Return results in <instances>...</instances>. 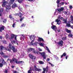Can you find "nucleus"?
I'll return each instance as SVG.
<instances>
[{
	"instance_id": "obj_1",
	"label": "nucleus",
	"mask_w": 73,
	"mask_h": 73,
	"mask_svg": "<svg viewBox=\"0 0 73 73\" xmlns=\"http://www.w3.org/2000/svg\"><path fill=\"white\" fill-rule=\"evenodd\" d=\"M9 47H7L6 48H7V51H9V52H11V49H12L14 47V46H13L12 44L11 43H10L9 44Z\"/></svg>"
},
{
	"instance_id": "obj_2",
	"label": "nucleus",
	"mask_w": 73,
	"mask_h": 73,
	"mask_svg": "<svg viewBox=\"0 0 73 73\" xmlns=\"http://www.w3.org/2000/svg\"><path fill=\"white\" fill-rule=\"evenodd\" d=\"M60 17H61V15H59L58 17V19H56V20L55 21V22H56L57 24H58V25H60V24H61V21L60 20H59L58 19H60Z\"/></svg>"
},
{
	"instance_id": "obj_3",
	"label": "nucleus",
	"mask_w": 73,
	"mask_h": 73,
	"mask_svg": "<svg viewBox=\"0 0 73 73\" xmlns=\"http://www.w3.org/2000/svg\"><path fill=\"white\" fill-rule=\"evenodd\" d=\"M29 57H30V58L32 60H34L36 58V57L35 56H33L31 54H29Z\"/></svg>"
},
{
	"instance_id": "obj_4",
	"label": "nucleus",
	"mask_w": 73,
	"mask_h": 73,
	"mask_svg": "<svg viewBox=\"0 0 73 73\" xmlns=\"http://www.w3.org/2000/svg\"><path fill=\"white\" fill-rule=\"evenodd\" d=\"M40 54L42 57H43L44 59H46V55H45V52H40Z\"/></svg>"
},
{
	"instance_id": "obj_5",
	"label": "nucleus",
	"mask_w": 73,
	"mask_h": 73,
	"mask_svg": "<svg viewBox=\"0 0 73 73\" xmlns=\"http://www.w3.org/2000/svg\"><path fill=\"white\" fill-rule=\"evenodd\" d=\"M20 16H19V18H20V21H23V20L25 18L24 17H22V16H23V14H22L21 13H20Z\"/></svg>"
},
{
	"instance_id": "obj_6",
	"label": "nucleus",
	"mask_w": 73,
	"mask_h": 73,
	"mask_svg": "<svg viewBox=\"0 0 73 73\" xmlns=\"http://www.w3.org/2000/svg\"><path fill=\"white\" fill-rule=\"evenodd\" d=\"M7 50V48L6 47H5L3 46H0V51L1 52L3 51V50Z\"/></svg>"
},
{
	"instance_id": "obj_7",
	"label": "nucleus",
	"mask_w": 73,
	"mask_h": 73,
	"mask_svg": "<svg viewBox=\"0 0 73 73\" xmlns=\"http://www.w3.org/2000/svg\"><path fill=\"white\" fill-rule=\"evenodd\" d=\"M43 71L42 72V73H45V71L47 73V72H48V66H47L46 68H43Z\"/></svg>"
},
{
	"instance_id": "obj_8",
	"label": "nucleus",
	"mask_w": 73,
	"mask_h": 73,
	"mask_svg": "<svg viewBox=\"0 0 73 73\" xmlns=\"http://www.w3.org/2000/svg\"><path fill=\"white\" fill-rule=\"evenodd\" d=\"M34 69L36 71H38V72H40V71H41L42 70L41 69H40V68H37L36 66L34 65Z\"/></svg>"
},
{
	"instance_id": "obj_9",
	"label": "nucleus",
	"mask_w": 73,
	"mask_h": 73,
	"mask_svg": "<svg viewBox=\"0 0 73 73\" xmlns=\"http://www.w3.org/2000/svg\"><path fill=\"white\" fill-rule=\"evenodd\" d=\"M11 6H7L6 7L5 11L7 12H8L9 11V10L11 9Z\"/></svg>"
},
{
	"instance_id": "obj_10",
	"label": "nucleus",
	"mask_w": 73,
	"mask_h": 73,
	"mask_svg": "<svg viewBox=\"0 0 73 73\" xmlns=\"http://www.w3.org/2000/svg\"><path fill=\"white\" fill-rule=\"evenodd\" d=\"M8 4V1H5L3 3V4H2V7H5L6 8V7L8 6V5H7L6 4Z\"/></svg>"
},
{
	"instance_id": "obj_11",
	"label": "nucleus",
	"mask_w": 73,
	"mask_h": 73,
	"mask_svg": "<svg viewBox=\"0 0 73 73\" xmlns=\"http://www.w3.org/2000/svg\"><path fill=\"white\" fill-rule=\"evenodd\" d=\"M33 52V53H34L35 54H38V53H39V52L37 51L36 52V50H35V49L33 48L32 49V51Z\"/></svg>"
},
{
	"instance_id": "obj_12",
	"label": "nucleus",
	"mask_w": 73,
	"mask_h": 73,
	"mask_svg": "<svg viewBox=\"0 0 73 73\" xmlns=\"http://www.w3.org/2000/svg\"><path fill=\"white\" fill-rule=\"evenodd\" d=\"M63 43L64 42L62 40H61L58 43V44L59 45H60V46H63Z\"/></svg>"
},
{
	"instance_id": "obj_13",
	"label": "nucleus",
	"mask_w": 73,
	"mask_h": 73,
	"mask_svg": "<svg viewBox=\"0 0 73 73\" xmlns=\"http://www.w3.org/2000/svg\"><path fill=\"white\" fill-rule=\"evenodd\" d=\"M11 49L12 50L14 53H16V52H17V49H16L15 47H13V48Z\"/></svg>"
},
{
	"instance_id": "obj_14",
	"label": "nucleus",
	"mask_w": 73,
	"mask_h": 73,
	"mask_svg": "<svg viewBox=\"0 0 73 73\" xmlns=\"http://www.w3.org/2000/svg\"><path fill=\"white\" fill-rule=\"evenodd\" d=\"M16 7H17V5L15 3H14V4L12 5V8H16Z\"/></svg>"
},
{
	"instance_id": "obj_15",
	"label": "nucleus",
	"mask_w": 73,
	"mask_h": 73,
	"mask_svg": "<svg viewBox=\"0 0 73 73\" xmlns=\"http://www.w3.org/2000/svg\"><path fill=\"white\" fill-rule=\"evenodd\" d=\"M38 41L40 42H41V41H44V39L42 38L39 37L38 39Z\"/></svg>"
},
{
	"instance_id": "obj_16",
	"label": "nucleus",
	"mask_w": 73,
	"mask_h": 73,
	"mask_svg": "<svg viewBox=\"0 0 73 73\" xmlns=\"http://www.w3.org/2000/svg\"><path fill=\"white\" fill-rule=\"evenodd\" d=\"M4 30V26H2L1 27H0V32H2V31Z\"/></svg>"
},
{
	"instance_id": "obj_17",
	"label": "nucleus",
	"mask_w": 73,
	"mask_h": 73,
	"mask_svg": "<svg viewBox=\"0 0 73 73\" xmlns=\"http://www.w3.org/2000/svg\"><path fill=\"white\" fill-rule=\"evenodd\" d=\"M23 62V61H17V60H15V62L16 63V64H22V62Z\"/></svg>"
},
{
	"instance_id": "obj_18",
	"label": "nucleus",
	"mask_w": 73,
	"mask_h": 73,
	"mask_svg": "<svg viewBox=\"0 0 73 73\" xmlns=\"http://www.w3.org/2000/svg\"><path fill=\"white\" fill-rule=\"evenodd\" d=\"M67 19H64L62 20V23L63 24H66V23H67Z\"/></svg>"
},
{
	"instance_id": "obj_19",
	"label": "nucleus",
	"mask_w": 73,
	"mask_h": 73,
	"mask_svg": "<svg viewBox=\"0 0 73 73\" xmlns=\"http://www.w3.org/2000/svg\"><path fill=\"white\" fill-rule=\"evenodd\" d=\"M16 58H13L12 60L10 59V63H13V61H15V60H16Z\"/></svg>"
},
{
	"instance_id": "obj_20",
	"label": "nucleus",
	"mask_w": 73,
	"mask_h": 73,
	"mask_svg": "<svg viewBox=\"0 0 73 73\" xmlns=\"http://www.w3.org/2000/svg\"><path fill=\"white\" fill-rule=\"evenodd\" d=\"M15 35L14 34H12L11 35V37L10 38V39H13V38H14L15 37Z\"/></svg>"
},
{
	"instance_id": "obj_21",
	"label": "nucleus",
	"mask_w": 73,
	"mask_h": 73,
	"mask_svg": "<svg viewBox=\"0 0 73 73\" xmlns=\"http://www.w3.org/2000/svg\"><path fill=\"white\" fill-rule=\"evenodd\" d=\"M66 56V52H65L64 53H63L62 55L61 56V58H62L64 56L65 57Z\"/></svg>"
},
{
	"instance_id": "obj_22",
	"label": "nucleus",
	"mask_w": 73,
	"mask_h": 73,
	"mask_svg": "<svg viewBox=\"0 0 73 73\" xmlns=\"http://www.w3.org/2000/svg\"><path fill=\"white\" fill-rule=\"evenodd\" d=\"M65 31L68 33H71V31L70 30H68V29H65Z\"/></svg>"
},
{
	"instance_id": "obj_23",
	"label": "nucleus",
	"mask_w": 73,
	"mask_h": 73,
	"mask_svg": "<svg viewBox=\"0 0 73 73\" xmlns=\"http://www.w3.org/2000/svg\"><path fill=\"white\" fill-rule=\"evenodd\" d=\"M21 12H20L19 13H15L14 14L15 16H19V17H20V13Z\"/></svg>"
},
{
	"instance_id": "obj_24",
	"label": "nucleus",
	"mask_w": 73,
	"mask_h": 73,
	"mask_svg": "<svg viewBox=\"0 0 73 73\" xmlns=\"http://www.w3.org/2000/svg\"><path fill=\"white\" fill-rule=\"evenodd\" d=\"M15 0H10L9 2L10 4H12L14 3Z\"/></svg>"
},
{
	"instance_id": "obj_25",
	"label": "nucleus",
	"mask_w": 73,
	"mask_h": 73,
	"mask_svg": "<svg viewBox=\"0 0 73 73\" xmlns=\"http://www.w3.org/2000/svg\"><path fill=\"white\" fill-rule=\"evenodd\" d=\"M9 18L11 20H14V18L12 17V15H10L9 16Z\"/></svg>"
},
{
	"instance_id": "obj_26",
	"label": "nucleus",
	"mask_w": 73,
	"mask_h": 73,
	"mask_svg": "<svg viewBox=\"0 0 73 73\" xmlns=\"http://www.w3.org/2000/svg\"><path fill=\"white\" fill-rule=\"evenodd\" d=\"M25 38V36L23 35H22V36H21L20 37V40H23H23H24V39Z\"/></svg>"
},
{
	"instance_id": "obj_27",
	"label": "nucleus",
	"mask_w": 73,
	"mask_h": 73,
	"mask_svg": "<svg viewBox=\"0 0 73 73\" xmlns=\"http://www.w3.org/2000/svg\"><path fill=\"white\" fill-rule=\"evenodd\" d=\"M33 48H29L27 49V51L28 52H31L32 51Z\"/></svg>"
},
{
	"instance_id": "obj_28",
	"label": "nucleus",
	"mask_w": 73,
	"mask_h": 73,
	"mask_svg": "<svg viewBox=\"0 0 73 73\" xmlns=\"http://www.w3.org/2000/svg\"><path fill=\"white\" fill-rule=\"evenodd\" d=\"M2 64L3 65H6L7 64V63L6 62L4 61V60L3 59V60L2 61Z\"/></svg>"
},
{
	"instance_id": "obj_29",
	"label": "nucleus",
	"mask_w": 73,
	"mask_h": 73,
	"mask_svg": "<svg viewBox=\"0 0 73 73\" xmlns=\"http://www.w3.org/2000/svg\"><path fill=\"white\" fill-rule=\"evenodd\" d=\"M68 36L69 38H72V36H73V35L72 34H69L68 35Z\"/></svg>"
},
{
	"instance_id": "obj_30",
	"label": "nucleus",
	"mask_w": 73,
	"mask_h": 73,
	"mask_svg": "<svg viewBox=\"0 0 73 73\" xmlns=\"http://www.w3.org/2000/svg\"><path fill=\"white\" fill-rule=\"evenodd\" d=\"M38 62L39 64H44V62L41 61H38Z\"/></svg>"
},
{
	"instance_id": "obj_31",
	"label": "nucleus",
	"mask_w": 73,
	"mask_h": 73,
	"mask_svg": "<svg viewBox=\"0 0 73 73\" xmlns=\"http://www.w3.org/2000/svg\"><path fill=\"white\" fill-rule=\"evenodd\" d=\"M7 19H3L2 22H3V23H6V22H7Z\"/></svg>"
},
{
	"instance_id": "obj_32",
	"label": "nucleus",
	"mask_w": 73,
	"mask_h": 73,
	"mask_svg": "<svg viewBox=\"0 0 73 73\" xmlns=\"http://www.w3.org/2000/svg\"><path fill=\"white\" fill-rule=\"evenodd\" d=\"M4 11V9L3 8H1L0 9V12H3V11Z\"/></svg>"
},
{
	"instance_id": "obj_33",
	"label": "nucleus",
	"mask_w": 73,
	"mask_h": 73,
	"mask_svg": "<svg viewBox=\"0 0 73 73\" xmlns=\"http://www.w3.org/2000/svg\"><path fill=\"white\" fill-rule=\"evenodd\" d=\"M46 50H47V51H48V52H50V50H49V48H48V47L46 46Z\"/></svg>"
},
{
	"instance_id": "obj_34",
	"label": "nucleus",
	"mask_w": 73,
	"mask_h": 73,
	"mask_svg": "<svg viewBox=\"0 0 73 73\" xmlns=\"http://www.w3.org/2000/svg\"><path fill=\"white\" fill-rule=\"evenodd\" d=\"M56 27V26L55 25H53V26L51 27V28L52 29H54Z\"/></svg>"
},
{
	"instance_id": "obj_35",
	"label": "nucleus",
	"mask_w": 73,
	"mask_h": 73,
	"mask_svg": "<svg viewBox=\"0 0 73 73\" xmlns=\"http://www.w3.org/2000/svg\"><path fill=\"white\" fill-rule=\"evenodd\" d=\"M60 0H57L56 3L57 4H60Z\"/></svg>"
},
{
	"instance_id": "obj_36",
	"label": "nucleus",
	"mask_w": 73,
	"mask_h": 73,
	"mask_svg": "<svg viewBox=\"0 0 73 73\" xmlns=\"http://www.w3.org/2000/svg\"><path fill=\"white\" fill-rule=\"evenodd\" d=\"M70 18L71 19V21L72 22H73V15H72L70 16Z\"/></svg>"
},
{
	"instance_id": "obj_37",
	"label": "nucleus",
	"mask_w": 73,
	"mask_h": 73,
	"mask_svg": "<svg viewBox=\"0 0 73 73\" xmlns=\"http://www.w3.org/2000/svg\"><path fill=\"white\" fill-rule=\"evenodd\" d=\"M62 40H66V37H63L62 38Z\"/></svg>"
},
{
	"instance_id": "obj_38",
	"label": "nucleus",
	"mask_w": 73,
	"mask_h": 73,
	"mask_svg": "<svg viewBox=\"0 0 73 73\" xmlns=\"http://www.w3.org/2000/svg\"><path fill=\"white\" fill-rule=\"evenodd\" d=\"M34 42V40H33L31 42V44H32V45H34V43H33Z\"/></svg>"
},
{
	"instance_id": "obj_39",
	"label": "nucleus",
	"mask_w": 73,
	"mask_h": 73,
	"mask_svg": "<svg viewBox=\"0 0 73 73\" xmlns=\"http://www.w3.org/2000/svg\"><path fill=\"white\" fill-rule=\"evenodd\" d=\"M17 1L19 3H21L23 2V0H17Z\"/></svg>"
},
{
	"instance_id": "obj_40",
	"label": "nucleus",
	"mask_w": 73,
	"mask_h": 73,
	"mask_svg": "<svg viewBox=\"0 0 73 73\" xmlns=\"http://www.w3.org/2000/svg\"><path fill=\"white\" fill-rule=\"evenodd\" d=\"M39 45L40 46H44V44H43L42 43H40Z\"/></svg>"
},
{
	"instance_id": "obj_41",
	"label": "nucleus",
	"mask_w": 73,
	"mask_h": 73,
	"mask_svg": "<svg viewBox=\"0 0 73 73\" xmlns=\"http://www.w3.org/2000/svg\"><path fill=\"white\" fill-rule=\"evenodd\" d=\"M9 35L8 34H6L5 36V37L6 39L8 38Z\"/></svg>"
},
{
	"instance_id": "obj_42",
	"label": "nucleus",
	"mask_w": 73,
	"mask_h": 73,
	"mask_svg": "<svg viewBox=\"0 0 73 73\" xmlns=\"http://www.w3.org/2000/svg\"><path fill=\"white\" fill-rule=\"evenodd\" d=\"M3 18L2 17L1 18V19H0V21L1 22H3Z\"/></svg>"
},
{
	"instance_id": "obj_43",
	"label": "nucleus",
	"mask_w": 73,
	"mask_h": 73,
	"mask_svg": "<svg viewBox=\"0 0 73 73\" xmlns=\"http://www.w3.org/2000/svg\"><path fill=\"white\" fill-rule=\"evenodd\" d=\"M3 64L2 63H0V67L1 68H2L3 67Z\"/></svg>"
},
{
	"instance_id": "obj_44",
	"label": "nucleus",
	"mask_w": 73,
	"mask_h": 73,
	"mask_svg": "<svg viewBox=\"0 0 73 73\" xmlns=\"http://www.w3.org/2000/svg\"><path fill=\"white\" fill-rule=\"evenodd\" d=\"M13 73H19L18 71H13Z\"/></svg>"
},
{
	"instance_id": "obj_45",
	"label": "nucleus",
	"mask_w": 73,
	"mask_h": 73,
	"mask_svg": "<svg viewBox=\"0 0 73 73\" xmlns=\"http://www.w3.org/2000/svg\"><path fill=\"white\" fill-rule=\"evenodd\" d=\"M67 27H70V26H71V25H70V24H67Z\"/></svg>"
},
{
	"instance_id": "obj_46",
	"label": "nucleus",
	"mask_w": 73,
	"mask_h": 73,
	"mask_svg": "<svg viewBox=\"0 0 73 73\" xmlns=\"http://www.w3.org/2000/svg\"><path fill=\"white\" fill-rule=\"evenodd\" d=\"M29 38L31 40H32L33 39V37L32 35L29 36Z\"/></svg>"
},
{
	"instance_id": "obj_47",
	"label": "nucleus",
	"mask_w": 73,
	"mask_h": 73,
	"mask_svg": "<svg viewBox=\"0 0 73 73\" xmlns=\"http://www.w3.org/2000/svg\"><path fill=\"white\" fill-rule=\"evenodd\" d=\"M25 25L24 24V23H23V24L21 25L22 27H25Z\"/></svg>"
},
{
	"instance_id": "obj_48",
	"label": "nucleus",
	"mask_w": 73,
	"mask_h": 73,
	"mask_svg": "<svg viewBox=\"0 0 73 73\" xmlns=\"http://www.w3.org/2000/svg\"><path fill=\"white\" fill-rule=\"evenodd\" d=\"M3 42L5 44H7V41H6L5 40H3Z\"/></svg>"
},
{
	"instance_id": "obj_49",
	"label": "nucleus",
	"mask_w": 73,
	"mask_h": 73,
	"mask_svg": "<svg viewBox=\"0 0 73 73\" xmlns=\"http://www.w3.org/2000/svg\"><path fill=\"white\" fill-rule=\"evenodd\" d=\"M15 24H16V22L13 23V24L12 25V27H13V28H14L15 27Z\"/></svg>"
},
{
	"instance_id": "obj_50",
	"label": "nucleus",
	"mask_w": 73,
	"mask_h": 73,
	"mask_svg": "<svg viewBox=\"0 0 73 73\" xmlns=\"http://www.w3.org/2000/svg\"><path fill=\"white\" fill-rule=\"evenodd\" d=\"M59 4H61L62 5H64V2H62L60 3Z\"/></svg>"
},
{
	"instance_id": "obj_51",
	"label": "nucleus",
	"mask_w": 73,
	"mask_h": 73,
	"mask_svg": "<svg viewBox=\"0 0 73 73\" xmlns=\"http://www.w3.org/2000/svg\"><path fill=\"white\" fill-rule=\"evenodd\" d=\"M60 9L61 11H64V7H61Z\"/></svg>"
},
{
	"instance_id": "obj_52",
	"label": "nucleus",
	"mask_w": 73,
	"mask_h": 73,
	"mask_svg": "<svg viewBox=\"0 0 73 73\" xmlns=\"http://www.w3.org/2000/svg\"><path fill=\"white\" fill-rule=\"evenodd\" d=\"M11 42L13 43H13H14V44H15V43H16V42L14 40H13Z\"/></svg>"
},
{
	"instance_id": "obj_53",
	"label": "nucleus",
	"mask_w": 73,
	"mask_h": 73,
	"mask_svg": "<svg viewBox=\"0 0 73 73\" xmlns=\"http://www.w3.org/2000/svg\"><path fill=\"white\" fill-rule=\"evenodd\" d=\"M60 19V20H63L64 19V18H63V17H61Z\"/></svg>"
},
{
	"instance_id": "obj_54",
	"label": "nucleus",
	"mask_w": 73,
	"mask_h": 73,
	"mask_svg": "<svg viewBox=\"0 0 73 73\" xmlns=\"http://www.w3.org/2000/svg\"><path fill=\"white\" fill-rule=\"evenodd\" d=\"M68 57H69V55H67L66 57V59L67 60L68 58Z\"/></svg>"
},
{
	"instance_id": "obj_55",
	"label": "nucleus",
	"mask_w": 73,
	"mask_h": 73,
	"mask_svg": "<svg viewBox=\"0 0 73 73\" xmlns=\"http://www.w3.org/2000/svg\"><path fill=\"white\" fill-rule=\"evenodd\" d=\"M1 52L0 53V54H1V55H3L4 54V53H3V52L2 51H1Z\"/></svg>"
},
{
	"instance_id": "obj_56",
	"label": "nucleus",
	"mask_w": 73,
	"mask_h": 73,
	"mask_svg": "<svg viewBox=\"0 0 73 73\" xmlns=\"http://www.w3.org/2000/svg\"><path fill=\"white\" fill-rule=\"evenodd\" d=\"M17 36H15V41H17Z\"/></svg>"
},
{
	"instance_id": "obj_57",
	"label": "nucleus",
	"mask_w": 73,
	"mask_h": 73,
	"mask_svg": "<svg viewBox=\"0 0 73 73\" xmlns=\"http://www.w3.org/2000/svg\"><path fill=\"white\" fill-rule=\"evenodd\" d=\"M4 58H7L8 57V56L7 55H4Z\"/></svg>"
},
{
	"instance_id": "obj_58",
	"label": "nucleus",
	"mask_w": 73,
	"mask_h": 73,
	"mask_svg": "<svg viewBox=\"0 0 73 73\" xmlns=\"http://www.w3.org/2000/svg\"><path fill=\"white\" fill-rule=\"evenodd\" d=\"M3 37L2 36H0V39L1 40H2V39H3Z\"/></svg>"
},
{
	"instance_id": "obj_59",
	"label": "nucleus",
	"mask_w": 73,
	"mask_h": 73,
	"mask_svg": "<svg viewBox=\"0 0 73 73\" xmlns=\"http://www.w3.org/2000/svg\"><path fill=\"white\" fill-rule=\"evenodd\" d=\"M4 72L5 73H8V71L7 70H6L4 71Z\"/></svg>"
},
{
	"instance_id": "obj_60",
	"label": "nucleus",
	"mask_w": 73,
	"mask_h": 73,
	"mask_svg": "<svg viewBox=\"0 0 73 73\" xmlns=\"http://www.w3.org/2000/svg\"><path fill=\"white\" fill-rule=\"evenodd\" d=\"M72 8H73V7L72 6H70V9H72Z\"/></svg>"
},
{
	"instance_id": "obj_61",
	"label": "nucleus",
	"mask_w": 73,
	"mask_h": 73,
	"mask_svg": "<svg viewBox=\"0 0 73 73\" xmlns=\"http://www.w3.org/2000/svg\"><path fill=\"white\" fill-rule=\"evenodd\" d=\"M28 73H31V71H30V70H29L28 72Z\"/></svg>"
},
{
	"instance_id": "obj_62",
	"label": "nucleus",
	"mask_w": 73,
	"mask_h": 73,
	"mask_svg": "<svg viewBox=\"0 0 73 73\" xmlns=\"http://www.w3.org/2000/svg\"><path fill=\"white\" fill-rule=\"evenodd\" d=\"M34 45H36V46H37V42H35L34 43Z\"/></svg>"
},
{
	"instance_id": "obj_63",
	"label": "nucleus",
	"mask_w": 73,
	"mask_h": 73,
	"mask_svg": "<svg viewBox=\"0 0 73 73\" xmlns=\"http://www.w3.org/2000/svg\"><path fill=\"white\" fill-rule=\"evenodd\" d=\"M70 27L72 28V29H73V25H71L70 26Z\"/></svg>"
},
{
	"instance_id": "obj_64",
	"label": "nucleus",
	"mask_w": 73,
	"mask_h": 73,
	"mask_svg": "<svg viewBox=\"0 0 73 73\" xmlns=\"http://www.w3.org/2000/svg\"><path fill=\"white\" fill-rule=\"evenodd\" d=\"M38 50H39V51H42V49H41L40 48H39L38 49Z\"/></svg>"
}]
</instances>
